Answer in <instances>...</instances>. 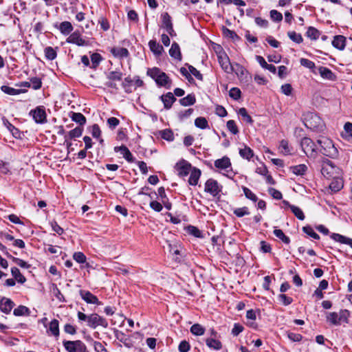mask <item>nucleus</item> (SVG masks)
<instances>
[{
    "label": "nucleus",
    "instance_id": "obj_1",
    "mask_svg": "<svg viewBox=\"0 0 352 352\" xmlns=\"http://www.w3.org/2000/svg\"><path fill=\"white\" fill-rule=\"evenodd\" d=\"M317 168L320 169L321 174L327 179L341 176L342 170L332 161L325 157H320L316 162Z\"/></svg>",
    "mask_w": 352,
    "mask_h": 352
},
{
    "label": "nucleus",
    "instance_id": "obj_2",
    "mask_svg": "<svg viewBox=\"0 0 352 352\" xmlns=\"http://www.w3.org/2000/svg\"><path fill=\"white\" fill-rule=\"evenodd\" d=\"M77 317L79 322H87V325L93 329H96L99 326L104 328L108 327L107 320L96 313L87 315L83 312L78 311L77 313Z\"/></svg>",
    "mask_w": 352,
    "mask_h": 352
},
{
    "label": "nucleus",
    "instance_id": "obj_3",
    "mask_svg": "<svg viewBox=\"0 0 352 352\" xmlns=\"http://www.w3.org/2000/svg\"><path fill=\"white\" fill-rule=\"evenodd\" d=\"M317 143L320 145V152L323 155L331 159L338 158L339 151L331 139L322 137L317 140Z\"/></svg>",
    "mask_w": 352,
    "mask_h": 352
},
{
    "label": "nucleus",
    "instance_id": "obj_4",
    "mask_svg": "<svg viewBox=\"0 0 352 352\" xmlns=\"http://www.w3.org/2000/svg\"><path fill=\"white\" fill-rule=\"evenodd\" d=\"M146 74L155 80L158 87H164L167 89L171 86L172 80L168 75L158 67L148 69Z\"/></svg>",
    "mask_w": 352,
    "mask_h": 352
},
{
    "label": "nucleus",
    "instance_id": "obj_5",
    "mask_svg": "<svg viewBox=\"0 0 352 352\" xmlns=\"http://www.w3.org/2000/svg\"><path fill=\"white\" fill-rule=\"evenodd\" d=\"M304 125L312 131H322L324 128L322 120L314 112H307L302 115Z\"/></svg>",
    "mask_w": 352,
    "mask_h": 352
},
{
    "label": "nucleus",
    "instance_id": "obj_6",
    "mask_svg": "<svg viewBox=\"0 0 352 352\" xmlns=\"http://www.w3.org/2000/svg\"><path fill=\"white\" fill-rule=\"evenodd\" d=\"M63 345L67 352H89L85 344L80 340H63Z\"/></svg>",
    "mask_w": 352,
    "mask_h": 352
},
{
    "label": "nucleus",
    "instance_id": "obj_7",
    "mask_svg": "<svg viewBox=\"0 0 352 352\" xmlns=\"http://www.w3.org/2000/svg\"><path fill=\"white\" fill-rule=\"evenodd\" d=\"M217 58L219 63L221 69L228 74L232 73L234 69L230 63V58L226 53L221 49L220 52H217Z\"/></svg>",
    "mask_w": 352,
    "mask_h": 352
},
{
    "label": "nucleus",
    "instance_id": "obj_8",
    "mask_svg": "<svg viewBox=\"0 0 352 352\" xmlns=\"http://www.w3.org/2000/svg\"><path fill=\"white\" fill-rule=\"evenodd\" d=\"M29 114L37 124H44L47 122V114L43 106H38L34 109H32Z\"/></svg>",
    "mask_w": 352,
    "mask_h": 352
},
{
    "label": "nucleus",
    "instance_id": "obj_9",
    "mask_svg": "<svg viewBox=\"0 0 352 352\" xmlns=\"http://www.w3.org/2000/svg\"><path fill=\"white\" fill-rule=\"evenodd\" d=\"M222 186L212 178L208 179L205 183L204 191L213 197H217L221 191Z\"/></svg>",
    "mask_w": 352,
    "mask_h": 352
},
{
    "label": "nucleus",
    "instance_id": "obj_10",
    "mask_svg": "<svg viewBox=\"0 0 352 352\" xmlns=\"http://www.w3.org/2000/svg\"><path fill=\"white\" fill-rule=\"evenodd\" d=\"M162 17V28L165 29L167 33L171 36H176L177 34L173 29L171 16L168 12H164L161 15Z\"/></svg>",
    "mask_w": 352,
    "mask_h": 352
},
{
    "label": "nucleus",
    "instance_id": "obj_11",
    "mask_svg": "<svg viewBox=\"0 0 352 352\" xmlns=\"http://www.w3.org/2000/svg\"><path fill=\"white\" fill-rule=\"evenodd\" d=\"M300 146L307 156H312L316 151V144L311 138L307 137L301 140Z\"/></svg>",
    "mask_w": 352,
    "mask_h": 352
},
{
    "label": "nucleus",
    "instance_id": "obj_12",
    "mask_svg": "<svg viewBox=\"0 0 352 352\" xmlns=\"http://www.w3.org/2000/svg\"><path fill=\"white\" fill-rule=\"evenodd\" d=\"M175 168L179 177H185L190 173L192 168L189 162L185 160H182L175 164Z\"/></svg>",
    "mask_w": 352,
    "mask_h": 352
},
{
    "label": "nucleus",
    "instance_id": "obj_13",
    "mask_svg": "<svg viewBox=\"0 0 352 352\" xmlns=\"http://www.w3.org/2000/svg\"><path fill=\"white\" fill-rule=\"evenodd\" d=\"M80 297L87 304H93L96 305H101L102 302L98 300V297L91 293L89 291L80 289L79 291Z\"/></svg>",
    "mask_w": 352,
    "mask_h": 352
},
{
    "label": "nucleus",
    "instance_id": "obj_14",
    "mask_svg": "<svg viewBox=\"0 0 352 352\" xmlns=\"http://www.w3.org/2000/svg\"><path fill=\"white\" fill-rule=\"evenodd\" d=\"M235 66L236 67V74L242 81H244L245 82H249L251 81L252 76L243 66L239 63H236Z\"/></svg>",
    "mask_w": 352,
    "mask_h": 352
},
{
    "label": "nucleus",
    "instance_id": "obj_15",
    "mask_svg": "<svg viewBox=\"0 0 352 352\" xmlns=\"http://www.w3.org/2000/svg\"><path fill=\"white\" fill-rule=\"evenodd\" d=\"M14 306V302L10 298L2 297L0 299V310L3 313L6 314H10Z\"/></svg>",
    "mask_w": 352,
    "mask_h": 352
},
{
    "label": "nucleus",
    "instance_id": "obj_16",
    "mask_svg": "<svg viewBox=\"0 0 352 352\" xmlns=\"http://www.w3.org/2000/svg\"><path fill=\"white\" fill-rule=\"evenodd\" d=\"M160 100L164 104V107L166 109H170L172 107L173 104L176 101V98L171 92H168L166 94H163L160 97Z\"/></svg>",
    "mask_w": 352,
    "mask_h": 352
},
{
    "label": "nucleus",
    "instance_id": "obj_17",
    "mask_svg": "<svg viewBox=\"0 0 352 352\" xmlns=\"http://www.w3.org/2000/svg\"><path fill=\"white\" fill-rule=\"evenodd\" d=\"M114 336L120 342L124 344V345L128 348L131 346V338L129 336L126 335L121 331L114 329Z\"/></svg>",
    "mask_w": 352,
    "mask_h": 352
},
{
    "label": "nucleus",
    "instance_id": "obj_18",
    "mask_svg": "<svg viewBox=\"0 0 352 352\" xmlns=\"http://www.w3.org/2000/svg\"><path fill=\"white\" fill-rule=\"evenodd\" d=\"M205 342L209 349L214 351H219L221 349L223 346L221 342L217 339V338H207L205 339Z\"/></svg>",
    "mask_w": 352,
    "mask_h": 352
},
{
    "label": "nucleus",
    "instance_id": "obj_19",
    "mask_svg": "<svg viewBox=\"0 0 352 352\" xmlns=\"http://www.w3.org/2000/svg\"><path fill=\"white\" fill-rule=\"evenodd\" d=\"M110 52L116 58H124L129 55V52L126 48L120 47H113L110 49Z\"/></svg>",
    "mask_w": 352,
    "mask_h": 352
},
{
    "label": "nucleus",
    "instance_id": "obj_20",
    "mask_svg": "<svg viewBox=\"0 0 352 352\" xmlns=\"http://www.w3.org/2000/svg\"><path fill=\"white\" fill-rule=\"evenodd\" d=\"M332 182L329 184V188L332 192H337L340 191L344 186V182L340 176L331 177Z\"/></svg>",
    "mask_w": 352,
    "mask_h": 352
},
{
    "label": "nucleus",
    "instance_id": "obj_21",
    "mask_svg": "<svg viewBox=\"0 0 352 352\" xmlns=\"http://www.w3.org/2000/svg\"><path fill=\"white\" fill-rule=\"evenodd\" d=\"M190 175L188 179V183L191 186H196L198 184L201 172L199 168L193 167L190 170Z\"/></svg>",
    "mask_w": 352,
    "mask_h": 352
},
{
    "label": "nucleus",
    "instance_id": "obj_22",
    "mask_svg": "<svg viewBox=\"0 0 352 352\" xmlns=\"http://www.w3.org/2000/svg\"><path fill=\"white\" fill-rule=\"evenodd\" d=\"M67 43L76 44L78 46H83L85 45V41L80 36L78 32H74L67 38Z\"/></svg>",
    "mask_w": 352,
    "mask_h": 352
},
{
    "label": "nucleus",
    "instance_id": "obj_23",
    "mask_svg": "<svg viewBox=\"0 0 352 352\" xmlns=\"http://www.w3.org/2000/svg\"><path fill=\"white\" fill-rule=\"evenodd\" d=\"M69 116L73 122H75L79 124L80 126H82L86 124L87 119L85 116L81 113L71 111L69 114Z\"/></svg>",
    "mask_w": 352,
    "mask_h": 352
},
{
    "label": "nucleus",
    "instance_id": "obj_24",
    "mask_svg": "<svg viewBox=\"0 0 352 352\" xmlns=\"http://www.w3.org/2000/svg\"><path fill=\"white\" fill-rule=\"evenodd\" d=\"M232 166L230 160L228 157L224 156L221 159L214 161V166L219 169L226 170Z\"/></svg>",
    "mask_w": 352,
    "mask_h": 352
},
{
    "label": "nucleus",
    "instance_id": "obj_25",
    "mask_svg": "<svg viewBox=\"0 0 352 352\" xmlns=\"http://www.w3.org/2000/svg\"><path fill=\"white\" fill-rule=\"evenodd\" d=\"M332 45L339 50H343L346 46V38L342 35L335 36Z\"/></svg>",
    "mask_w": 352,
    "mask_h": 352
},
{
    "label": "nucleus",
    "instance_id": "obj_26",
    "mask_svg": "<svg viewBox=\"0 0 352 352\" xmlns=\"http://www.w3.org/2000/svg\"><path fill=\"white\" fill-rule=\"evenodd\" d=\"M318 72L321 77L324 79L329 80H334L336 79V75L328 67L321 66L318 68Z\"/></svg>",
    "mask_w": 352,
    "mask_h": 352
},
{
    "label": "nucleus",
    "instance_id": "obj_27",
    "mask_svg": "<svg viewBox=\"0 0 352 352\" xmlns=\"http://www.w3.org/2000/svg\"><path fill=\"white\" fill-rule=\"evenodd\" d=\"M331 238L336 242L349 245L352 248V239L340 234L333 233Z\"/></svg>",
    "mask_w": 352,
    "mask_h": 352
},
{
    "label": "nucleus",
    "instance_id": "obj_28",
    "mask_svg": "<svg viewBox=\"0 0 352 352\" xmlns=\"http://www.w3.org/2000/svg\"><path fill=\"white\" fill-rule=\"evenodd\" d=\"M170 56L177 60H182V54L180 51L179 45L177 43L173 42L170 50H169Z\"/></svg>",
    "mask_w": 352,
    "mask_h": 352
},
{
    "label": "nucleus",
    "instance_id": "obj_29",
    "mask_svg": "<svg viewBox=\"0 0 352 352\" xmlns=\"http://www.w3.org/2000/svg\"><path fill=\"white\" fill-rule=\"evenodd\" d=\"M50 291L52 294V295L56 298V299L60 302H66V300L60 291V289L58 288L56 284L55 283H51L50 286Z\"/></svg>",
    "mask_w": 352,
    "mask_h": 352
},
{
    "label": "nucleus",
    "instance_id": "obj_30",
    "mask_svg": "<svg viewBox=\"0 0 352 352\" xmlns=\"http://www.w3.org/2000/svg\"><path fill=\"white\" fill-rule=\"evenodd\" d=\"M47 332H50V333L56 338L59 336V322L58 320L54 319L50 322Z\"/></svg>",
    "mask_w": 352,
    "mask_h": 352
},
{
    "label": "nucleus",
    "instance_id": "obj_31",
    "mask_svg": "<svg viewBox=\"0 0 352 352\" xmlns=\"http://www.w3.org/2000/svg\"><path fill=\"white\" fill-rule=\"evenodd\" d=\"M148 46L151 51L157 56H160L164 52L163 47L159 44L155 40H151L148 42Z\"/></svg>",
    "mask_w": 352,
    "mask_h": 352
},
{
    "label": "nucleus",
    "instance_id": "obj_32",
    "mask_svg": "<svg viewBox=\"0 0 352 352\" xmlns=\"http://www.w3.org/2000/svg\"><path fill=\"white\" fill-rule=\"evenodd\" d=\"M179 104L182 106L187 107L193 105L196 102V98L195 94H188L186 97L182 98L179 100Z\"/></svg>",
    "mask_w": 352,
    "mask_h": 352
},
{
    "label": "nucleus",
    "instance_id": "obj_33",
    "mask_svg": "<svg viewBox=\"0 0 352 352\" xmlns=\"http://www.w3.org/2000/svg\"><path fill=\"white\" fill-rule=\"evenodd\" d=\"M289 170L296 175L302 176L307 170V166L305 164H298L289 167Z\"/></svg>",
    "mask_w": 352,
    "mask_h": 352
},
{
    "label": "nucleus",
    "instance_id": "obj_34",
    "mask_svg": "<svg viewBox=\"0 0 352 352\" xmlns=\"http://www.w3.org/2000/svg\"><path fill=\"white\" fill-rule=\"evenodd\" d=\"M279 151L284 155H289L292 154V148L289 146V142L286 140H282L280 142Z\"/></svg>",
    "mask_w": 352,
    "mask_h": 352
},
{
    "label": "nucleus",
    "instance_id": "obj_35",
    "mask_svg": "<svg viewBox=\"0 0 352 352\" xmlns=\"http://www.w3.org/2000/svg\"><path fill=\"white\" fill-rule=\"evenodd\" d=\"M1 89L3 93H5L8 95H10V96L19 95L20 94L25 93L26 91L25 89H16L10 87L7 85L1 86Z\"/></svg>",
    "mask_w": 352,
    "mask_h": 352
},
{
    "label": "nucleus",
    "instance_id": "obj_36",
    "mask_svg": "<svg viewBox=\"0 0 352 352\" xmlns=\"http://www.w3.org/2000/svg\"><path fill=\"white\" fill-rule=\"evenodd\" d=\"M73 29L74 28L72 23L69 21H63L60 23L58 27V30L64 35H68L70 34Z\"/></svg>",
    "mask_w": 352,
    "mask_h": 352
},
{
    "label": "nucleus",
    "instance_id": "obj_37",
    "mask_svg": "<svg viewBox=\"0 0 352 352\" xmlns=\"http://www.w3.org/2000/svg\"><path fill=\"white\" fill-rule=\"evenodd\" d=\"M11 274L14 278L21 284H23L26 281L25 277L21 273L20 270L17 267H12Z\"/></svg>",
    "mask_w": 352,
    "mask_h": 352
},
{
    "label": "nucleus",
    "instance_id": "obj_38",
    "mask_svg": "<svg viewBox=\"0 0 352 352\" xmlns=\"http://www.w3.org/2000/svg\"><path fill=\"white\" fill-rule=\"evenodd\" d=\"M58 47L53 48L52 47H47L44 50L45 57L47 60H53L57 56V51Z\"/></svg>",
    "mask_w": 352,
    "mask_h": 352
},
{
    "label": "nucleus",
    "instance_id": "obj_39",
    "mask_svg": "<svg viewBox=\"0 0 352 352\" xmlns=\"http://www.w3.org/2000/svg\"><path fill=\"white\" fill-rule=\"evenodd\" d=\"M338 314L340 325L342 323H349V318L351 316V312L348 309H340Z\"/></svg>",
    "mask_w": 352,
    "mask_h": 352
},
{
    "label": "nucleus",
    "instance_id": "obj_40",
    "mask_svg": "<svg viewBox=\"0 0 352 352\" xmlns=\"http://www.w3.org/2000/svg\"><path fill=\"white\" fill-rule=\"evenodd\" d=\"M306 36L311 40H317L320 36V32L316 28L309 26L307 28Z\"/></svg>",
    "mask_w": 352,
    "mask_h": 352
},
{
    "label": "nucleus",
    "instance_id": "obj_41",
    "mask_svg": "<svg viewBox=\"0 0 352 352\" xmlns=\"http://www.w3.org/2000/svg\"><path fill=\"white\" fill-rule=\"evenodd\" d=\"M123 74L120 70L111 71L107 74V80L111 81H120L122 79Z\"/></svg>",
    "mask_w": 352,
    "mask_h": 352
},
{
    "label": "nucleus",
    "instance_id": "obj_42",
    "mask_svg": "<svg viewBox=\"0 0 352 352\" xmlns=\"http://www.w3.org/2000/svg\"><path fill=\"white\" fill-rule=\"evenodd\" d=\"M13 314L16 316H29L30 310L26 306L19 305L14 309Z\"/></svg>",
    "mask_w": 352,
    "mask_h": 352
},
{
    "label": "nucleus",
    "instance_id": "obj_43",
    "mask_svg": "<svg viewBox=\"0 0 352 352\" xmlns=\"http://www.w3.org/2000/svg\"><path fill=\"white\" fill-rule=\"evenodd\" d=\"M161 138L166 141L172 142L174 140V135L171 129H166L159 131Z\"/></svg>",
    "mask_w": 352,
    "mask_h": 352
},
{
    "label": "nucleus",
    "instance_id": "obj_44",
    "mask_svg": "<svg viewBox=\"0 0 352 352\" xmlns=\"http://www.w3.org/2000/svg\"><path fill=\"white\" fill-rule=\"evenodd\" d=\"M326 318L327 321L330 324L335 326L340 325V322L338 320V314L337 312L333 311L328 313Z\"/></svg>",
    "mask_w": 352,
    "mask_h": 352
},
{
    "label": "nucleus",
    "instance_id": "obj_45",
    "mask_svg": "<svg viewBox=\"0 0 352 352\" xmlns=\"http://www.w3.org/2000/svg\"><path fill=\"white\" fill-rule=\"evenodd\" d=\"M223 34L224 36L228 37L233 40L234 41H238L241 40V38L237 35V34L226 27L223 28Z\"/></svg>",
    "mask_w": 352,
    "mask_h": 352
},
{
    "label": "nucleus",
    "instance_id": "obj_46",
    "mask_svg": "<svg viewBox=\"0 0 352 352\" xmlns=\"http://www.w3.org/2000/svg\"><path fill=\"white\" fill-rule=\"evenodd\" d=\"M195 125L196 127L201 129H206L209 128L208 122L204 117H198L195 120Z\"/></svg>",
    "mask_w": 352,
    "mask_h": 352
},
{
    "label": "nucleus",
    "instance_id": "obj_47",
    "mask_svg": "<svg viewBox=\"0 0 352 352\" xmlns=\"http://www.w3.org/2000/svg\"><path fill=\"white\" fill-rule=\"evenodd\" d=\"M102 60V56L98 53H93L91 55V65L90 66L92 69H96L100 65Z\"/></svg>",
    "mask_w": 352,
    "mask_h": 352
},
{
    "label": "nucleus",
    "instance_id": "obj_48",
    "mask_svg": "<svg viewBox=\"0 0 352 352\" xmlns=\"http://www.w3.org/2000/svg\"><path fill=\"white\" fill-rule=\"evenodd\" d=\"M205 331H206L205 328L202 325H201L198 323L194 324L190 327V332L193 335L197 336L204 335L205 333Z\"/></svg>",
    "mask_w": 352,
    "mask_h": 352
},
{
    "label": "nucleus",
    "instance_id": "obj_49",
    "mask_svg": "<svg viewBox=\"0 0 352 352\" xmlns=\"http://www.w3.org/2000/svg\"><path fill=\"white\" fill-rule=\"evenodd\" d=\"M239 154L241 157L246 160H250L254 155L253 151L246 146L239 150Z\"/></svg>",
    "mask_w": 352,
    "mask_h": 352
},
{
    "label": "nucleus",
    "instance_id": "obj_50",
    "mask_svg": "<svg viewBox=\"0 0 352 352\" xmlns=\"http://www.w3.org/2000/svg\"><path fill=\"white\" fill-rule=\"evenodd\" d=\"M273 233L277 238L280 239L284 243L289 244L290 243L289 237L286 236L281 230L275 229Z\"/></svg>",
    "mask_w": 352,
    "mask_h": 352
},
{
    "label": "nucleus",
    "instance_id": "obj_51",
    "mask_svg": "<svg viewBox=\"0 0 352 352\" xmlns=\"http://www.w3.org/2000/svg\"><path fill=\"white\" fill-rule=\"evenodd\" d=\"M133 82V79H132L130 76L126 77L122 82V87L124 89L126 93H131V84Z\"/></svg>",
    "mask_w": 352,
    "mask_h": 352
},
{
    "label": "nucleus",
    "instance_id": "obj_52",
    "mask_svg": "<svg viewBox=\"0 0 352 352\" xmlns=\"http://www.w3.org/2000/svg\"><path fill=\"white\" fill-rule=\"evenodd\" d=\"M238 114L240 115L244 121L246 122L252 124L254 121L252 117L248 113V111L245 108L241 107L238 111Z\"/></svg>",
    "mask_w": 352,
    "mask_h": 352
},
{
    "label": "nucleus",
    "instance_id": "obj_53",
    "mask_svg": "<svg viewBox=\"0 0 352 352\" xmlns=\"http://www.w3.org/2000/svg\"><path fill=\"white\" fill-rule=\"evenodd\" d=\"M82 131H83L82 126H77L69 132L67 137L70 140L74 139L76 138H79L82 135Z\"/></svg>",
    "mask_w": 352,
    "mask_h": 352
},
{
    "label": "nucleus",
    "instance_id": "obj_54",
    "mask_svg": "<svg viewBox=\"0 0 352 352\" xmlns=\"http://www.w3.org/2000/svg\"><path fill=\"white\" fill-rule=\"evenodd\" d=\"M287 36L294 42L296 43H301L303 41L302 35L299 33H296L294 31H290L287 32Z\"/></svg>",
    "mask_w": 352,
    "mask_h": 352
},
{
    "label": "nucleus",
    "instance_id": "obj_55",
    "mask_svg": "<svg viewBox=\"0 0 352 352\" xmlns=\"http://www.w3.org/2000/svg\"><path fill=\"white\" fill-rule=\"evenodd\" d=\"M242 190L243 191V193L245 196V197L254 202H256L258 201L257 196L248 188L245 186H242Z\"/></svg>",
    "mask_w": 352,
    "mask_h": 352
},
{
    "label": "nucleus",
    "instance_id": "obj_56",
    "mask_svg": "<svg viewBox=\"0 0 352 352\" xmlns=\"http://www.w3.org/2000/svg\"><path fill=\"white\" fill-rule=\"evenodd\" d=\"M290 209L293 214L299 219V220H304L305 219V214L302 210L298 206H290Z\"/></svg>",
    "mask_w": 352,
    "mask_h": 352
},
{
    "label": "nucleus",
    "instance_id": "obj_57",
    "mask_svg": "<svg viewBox=\"0 0 352 352\" xmlns=\"http://www.w3.org/2000/svg\"><path fill=\"white\" fill-rule=\"evenodd\" d=\"M228 130L233 135H236L239 133L238 126L233 120H230L226 123Z\"/></svg>",
    "mask_w": 352,
    "mask_h": 352
},
{
    "label": "nucleus",
    "instance_id": "obj_58",
    "mask_svg": "<svg viewBox=\"0 0 352 352\" xmlns=\"http://www.w3.org/2000/svg\"><path fill=\"white\" fill-rule=\"evenodd\" d=\"M187 230L189 234L191 235L197 237V238H201L203 237V234L201 231L197 228V227L194 226H188L187 228Z\"/></svg>",
    "mask_w": 352,
    "mask_h": 352
},
{
    "label": "nucleus",
    "instance_id": "obj_59",
    "mask_svg": "<svg viewBox=\"0 0 352 352\" xmlns=\"http://www.w3.org/2000/svg\"><path fill=\"white\" fill-rule=\"evenodd\" d=\"M302 230L305 234L314 239L318 240L320 239V236L316 232H315L314 229L310 226H304L302 228Z\"/></svg>",
    "mask_w": 352,
    "mask_h": 352
},
{
    "label": "nucleus",
    "instance_id": "obj_60",
    "mask_svg": "<svg viewBox=\"0 0 352 352\" xmlns=\"http://www.w3.org/2000/svg\"><path fill=\"white\" fill-rule=\"evenodd\" d=\"M233 213L237 217H242L245 215H248L250 214L249 209L248 207L244 206L242 208H237L233 210Z\"/></svg>",
    "mask_w": 352,
    "mask_h": 352
},
{
    "label": "nucleus",
    "instance_id": "obj_61",
    "mask_svg": "<svg viewBox=\"0 0 352 352\" xmlns=\"http://www.w3.org/2000/svg\"><path fill=\"white\" fill-rule=\"evenodd\" d=\"M30 87H32L34 90L39 89L42 86V81L40 78L33 77L30 78Z\"/></svg>",
    "mask_w": 352,
    "mask_h": 352
},
{
    "label": "nucleus",
    "instance_id": "obj_62",
    "mask_svg": "<svg viewBox=\"0 0 352 352\" xmlns=\"http://www.w3.org/2000/svg\"><path fill=\"white\" fill-rule=\"evenodd\" d=\"M300 65L306 68H308L311 70H314L316 67V65L314 62L307 59L302 58L300 60Z\"/></svg>",
    "mask_w": 352,
    "mask_h": 352
},
{
    "label": "nucleus",
    "instance_id": "obj_63",
    "mask_svg": "<svg viewBox=\"0 0 352 352\" xmlns=\"http://www.w3.org/2000/svg\"><path fill=\"white\" fill-rule=\"evenodd\" d=\"M189 73L193 75L197 80H203V75L195 67L188 65Z\"/></svg>",
    "mask_w": 352,
    "mask_h": 352
},
{
    "label": "nucleus",
    "instance_id": "obj_64",
    "mask_svg": "<svg viewBox=\"0 0 352 352\" xmlns=\"http://www.w3.org/2000/svg\"><path fill=\"white\" fill-rule=\"evenodd\" d=\"M229 96L232 99L237 100L241 96V91L237 87H232L229 91Z\"/></svg>",
    "mask_w": 352,
    "mask_h": 352
}]
</instances>
